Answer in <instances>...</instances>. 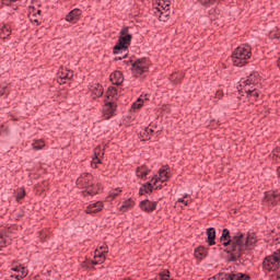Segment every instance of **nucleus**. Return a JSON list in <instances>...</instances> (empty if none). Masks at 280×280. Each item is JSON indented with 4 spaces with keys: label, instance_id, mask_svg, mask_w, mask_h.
Instances as JSON below:
<instances>
[{
    "label": "nucleus",
    "instance_id": "nucleus-15",
    "mask_svg": "<svg viewBox=\"0 0 280 280\" xmlns=\"http://www.w3.org/2000/svg\"><path fill=\"white\" fill-rule=\"evenodd\" d=\"M159 176L160 177H153L152 180H154L153 185H156L159 183V180H161L162 178V183L167 182V179L170 178V173H167V171L165 168H160L159 171Z\"/></svg>",
    "mask_w": 280,
    "mask_h": 280
},
{
    "label": "nucleus",
    "instance_id": "nucleus-47",
    "mask_svg": "<svg viewBox=\"0 0 280 280\" xmlns=\"http://www.w3.org/2000/svg\"><path fill=\"white\" fill-rule=\"evenodd\" d=\"M13 272H21V270H23V266H16L12 268Z\"/></svg>",
    "mask_w": 280,
    "mask_h": 280
},
{
    "label": "nucleus",
    "instance_id": "nucleus-43",
    "mask_svg": "<svg viewBox=\"0 0 280 280\" xmlns=\"http://www.w3.org/2000/svg\"><path fill=\"white\" fill-rule=\"evenodd\" d=\"M81 266H82L83 268H91V260H84V261H82V262H81Z\"/></svg>",
    "mask_w": 280,
    "mask_h": 280
},
{
    "label": "nucleus",
    "instance_id": "nucleus-62",
    "mask_svg": "<svg viewBox=\"0 0 280 280\" xmlns=\"http://www.w3.org/2000/svg\"><path fill=\"white\" fill-rule=\"evenodd\" d=\"M163 185L156 186L155 189H162Z\"/></svg>",
    "mask_w": 280,
    "mask_h": 280
},
{
    "label": "nucleus",
    "instance_id": "nucleus-64",
    "mask_svg": "<svg viewBox=\"0 0 280 280\" xmlns=\"http://www.w3.org/2000/svg\"><path fill=\"white\" fill-rule=\"evenodd\" d=\"M217 95H222V92L218 91V92H217Z\"/></svg>",
    "mask_w": 280,
    "mask_h": 280
},
{
    "label": "nucleus",
    "instance_id": "nucleus-18",
    "mask_svg": "<svg viewBox=\"0 0 280 280\" xmlns=\"http://www.w3.org/2000/svg\"><path fill=\"white\" fill-rule=\"evenodd\" d=\"M183 78H185L183 72H174L170 75L168 80L172 84H180V82H183Z\"/></svg>",
    "mask_w": 280,
    "mask_h": 280
},
{
    "label": "nucleus",
    "instance_id": "nucleus-59",
    "mask_svg": "<svg viewBox=\"0 0 280 280\" xmlns=\"http://www.w3.org/2000/svg\"><path fill=\"white\" fill-rule=\"evenodd\" d=\"M42 13H43V11L37 10V12L33 14V16H36L37 14H38V16H40Z\"/></svg>",
    "mask_w": 280,
    "mask_h": 280
},
{
    "label": "nucleus",
    "instance_id": "nucleus-45",
    "mask_svg": "<svg viewBox=\"0 0 280 280\" xmlns=\"http://www.w3.org/2000/svg\"><path fill=\"white\" fill-rule=\"evenodd\" d=\"M273 257H277V259H278V264H280V248L279 249H277L276 252H273Z\"/></svg>",
    "mask_w": 280,
    "mask_h": 280
},
{
    "label": "nucleus",
    "instance_id": "nucleus-56",
    "mask_svg": "<svg viewBox=\"0 0 280 280\" xmlns=\"http://www.w3.org/2000/svg\"><path fill=\"white\" fill-rule=\"evenodd\" d=\"M11 277H14V279H16V280L23 279V277L21 275H14V276H11Z\"/></svg>",
    "mask_w": 280,
    "mask_h": 280
},
{
    "label": "nucleus",
    "instance_id": "nucleus-35",
    "mask_svg": "<svg viewBox=\"0 0 280 280\" xmlns=\"http://www.w3.org/2000/svg\"><path fill=\"white\" fill-rule=\"evenodd\" d=\"M161 280H170V270L164 269L162 272L159 273Z\"/></svg>",
    "mask_w": 280,
    "mask_h": 280
},
{
    "label": "nucleus",
    "instance_id": "nucleus-52",
    "mask_svg": "<svg viewBox=\"0 0 280 280\" xmlns=\"http://www.w3.org/2000/svg\"><path fill=\"white\" fill-rule=\"evenodd\" d=\"M98 264H102V262L100 260H90V267L97 266Z\"/></svg>",
    "mask_w": 280,
    "mask_h": 280
},
{
    "label": "nucleus",
    "instance_id": "nucleus-22",
    "mask_svg": "<svg viewBox=\"0 0 280 280\" xmlns=\"http://www.w3.org/2000/svg\"><path fill=\"white\" fill-rule=\"evenodd\" d=\"M257 244V237L255 233H248L245 238V247L248 249L249 246H255Z\"/></svg>",
    "mask_w": 280,
    "mask_h": 280
},
{
    "label": "nucleus",
    "instance_id": "nucleus-9",
    "mask_svg": "<svg viewBox=\"0 0 280 280\" xmlns=\"http://www.w3.org/2000/svg\"><path fill=\"white\" fill-rule=\"evenodd\" d=\"M115 110H117V104L115 103V101L105 100L103 113L105 115H109L107 117V119H110V117H113V115H115Z\"/></svg>",
    "mask_w": 280,
    "mask_h": 280
},
{
    "label": "nucleus",
    "instance_id": "nucleus-25",
    "mask_svg": "<svg viewBox=\"0 0 280 280\" xmlns=\"http://www.w3.org/2000/svg\"><path fill=\"white\" fill-rule=\"evenodd\" d=\"M150 170H148V167H145V165H141L136 170L137 176L139 178H145V176H148V174H150Z\"/></svg>",
    "mask_w": 280,
    "mask_h": 280
},
{
    "label": "nucleus",
    "instance_id": "nucleus-41",
    "mask_svg": "<svg viewBox=\"0 0 280 280\" xmlns=\"http://www.w3.org/2000/svg\"><path fill=\"white\" fill-rule=\"evenodd\" d=\"M201 5H213L215 3V0H199Z\"/></svg>",
    "mask_w": 280,
    "mask_h": 280
},
{
    "label": "nucleus",
    "instance_id": "nucleus-29",
    "mask_svg": "<svg viewBox=\"0 0 280 280\" xmlns=\"http://www.w3.org/2000/svg\"><path fill=\"white\" fill-rule=\"evenodd\" d=\"M144 102H145L144 100H142L141 97H139V98L137 100V102L132 103L131 108H132L133 110H139V109L143 108V103H144Z\"/></svg>",
    "mask_w": 280,
    "mask_h": 280
},
{
    "label": "nucleus",
    "instance_id": "nucleus-13",
    "mask_svg": "<svg viewBox=\"0 0 280 280\" xmlns=\"http://www.w3.org/2000/svg\"><path fill=\"white\" fill-rule=\"evenodd\" d=\"M104 209V203L102 201L91 203L86 207L85 213H100Z\"/></svg>",
    "mask_w": 280,
    "mask_h": 280
},
{
    "label": "nucleus",
    "instance_id": "nucleus-57",
    "mask_svg": "<svg viewBox=\"0 0 280 280\" xmlns=\"http://www.w3.org/2000/svg\"><path fill=\"white\" fill-rule=\"evenodd\" d=\"M0 237H1V244H8V241L3 238V235H1Z\"/></svg>",
    "mask_w": 280,
    "mask_h": 280
},
{
    "label": "nucleus",
    "instance_id": "nucleus-3",
    "mask_svg": "<svg viewBox=\"0 0 280 280\" xmlns=\"http://www.w3.org/2000/svg\"><path fill=\"white\" fill-rule=\"evenodd\" d=\"M130 27L129 26H124L120 30V35L118 37V42L113 48V54L117 55L119 51H128V47L132 44V35L129 34Z\"/></svg>",
    "mask_w": 280,
    "mask_h": 280
},
{
    "label": "nucleus",
    "instance_id": "nucleus-54",
    "mask_svg": "<svg viewBox=\"0 0 280 280\" xmlns=\"http://www.w3.org/2000/svg\"><path fill=\"white\" fill-rule=\"evenodd\" d=\"M12 0H2V5H11Z\"/></svg>",
    "mask_w": 280,
    "mask_h": 280
},
{
    "label": "nucleus",
    "instance_id": "nucleus-1",
    "mask_svg": "<svg viewBox=\"0 0 280 280\" xmlns=\"http://www.w3.org/2000/svg\"><path fill=\"white\" fill-rule=\"evenodd\" d=\"M246 235L242 232H236L232 236V246L223 249L229 257L226 258L228 262L237 261L244 259V253H246Z\"/></svg>",
    "mask_w": 280,
    "mask_h": 280
},
{
    "label": "nucleus",
    "instance_id": "nucleus-7",
    "mask_svg": "<svg viewBox=\"0 0 280 280\" xmlns=\"http://www.w3.org/2000/svg\"><path fill=\"white\" fill-rule=\"evenodd\" d=\"M126 65H131V70L137 75H143V73H147L149 67L148 66H140V63H137L136 61L132 62V59H129L128 61H124Z\"/></svg>",
    "mask_w": 280,
    "mask_h": 280
},
{
    "label": "nucleus",
    "instance_id": "nucleus-17",
    "mask_svg": "<svg viewBox=\"0 0 280 280\" xmlns=\"http://www.w3.org/2000/svg\"><path fill=\"white\" fill-rule=\"evenodd\" d=\"M58 75L60 78V80H71V78H73V71L65 69V68H60L58 71Z\"/></svg>",
    "mask_w": 280,
    "mask_h": 280
},
{
    "label": "nucleus",
    "instance_id": "nucleus-12",
    "mask_svg": "<svg viewBox=\"0 0 280 280\" xmlns=\"http://www.w3.org/2000/svg\"><path fill=\"white\" fill-rule=\"evenodd\" d=\"M195 257L199 261H202V259H206V257H209V249H207L205 246H199L195 248Z\"/></svg>",
    "mask_w": 280,
    "mask_h": 280
},
{
    "label": "nucleus",
    "instance_id": "nucleus-39",
    "mask_svg": "<svg viewBox=\"0 0 280 280\" xmlns=\"http://www.w3.org/2000/svg\"><path fill=\"white\" fill-rule=\"evenodd\" d=\"M119 194H121V189L116 188L114 191L109 192V198H117V196H119Z\"/></svg>",
    "mask_w": 280,
    "mask_h": 280
},
{
    "label": "nucleus",
    "instance_id": "nucleus-2",
    "mask_svg": "<svg viewBox=\"0 0 280 280\" xmlns=\"http://www.w3.org/2000/svg\"><path fill=\"white\" fill-rule=\"evenodd\" d=\"M253 56V51H250V47L248 46H238L232 54V62L234 67H246L248 65V60Z\"/></svg>",
    "mask_w": 280,
    "mask_h": 280
},
{
    "label": "nucleus",
    "instance_id": "nucleus-16",
    "mask_svg": "<svg viewBox=\"0 0 280 280\" xmlns=\"http://www.w3.org/2000/svg\"><path fill=\"white\" fill-rule=\"evenodd\" d=\"M226 280H250V275L247 273H228Z\"/></svg>",
    "mask_w": 280,
    "mask_h": 280
},
{
    "label": "nucleus",
    "instance_id": "nucleus-20",
    "mask_svg": "<svg viewBox=\"0 0 280 280\" xmlns=\"http://www.w3.org/2000/svg\"><path fill=\"white\" fill-rule=\"evenodd\" d=\"M10 36H12V30L10 28V25H2V27H0V38L5 40V38H10Z\"/></svg>",
    "mask_w": 280,
    "mask_h": 280
},
{
    "label": "nucleus",
    "instance_id": "nucleus-6",
    "mask_svg": "<svg viewBox=\"0 0 280 280\" xmlns=\"http://www.w3.org/2000/svg\"><path fill=\"white\" fill-rule=\"evenodd\" d=\"M279 258L275 257L273 254L270 256H266L262 266L266 268V270H272L275 272V269L279 266Z\"/></svg>",
    "mask_w": 280,
    "mask_h": 280
},
{
    "label": "nucleus",
    "instance_id": "nucleus-27",
    "mask_svg": "<svg viewBox=\"0 0 280 280\" xmlns=\"http://www.w3.org/2000/svg\"><path fill=\"white\" fill-rule=\"evenodd\" d=\"M106 253H108V250H106V249H104V250H102V252H100V250L96 249L94 257H95V259L98 258V261H100L101 264H104V261H106Z\"/></svg>",
    "mask_w": 280,
    "mask_h": 280
},
{
    "label": "nucleus",
    "instance_id": "nucleus-30",
    "mask_svg": "<svg viewBox=\"0 0 280 280\" xmlns=\"http://www.w3.org/2000/svg\"><path fill=\"white\" fill-rule=\"evenodd\" d=\"M223 240H233V236H231V231L226 228L222 230V235L220 237V241Z\"/></svg>",
    "mask_w": 280,
    "mask_h": 280
},
{
    "label": "nucleus",
    "instance_id": "nucleus-42",
    "mask_svg": "<svg viewBox=\"0 0 280 280\" xmlns=\"http://www.w3.org/2000/svg\"><path fill=\"white\" fill-rule=\"evenodd\" d=\"M102 163V159H100V158H93V160H92V165L94 164L95 165V167H97V164H101Z\"/></svg>",
    "mask_w": 280,
    "mask_h": 280
},
{
    "label": "nucleus",
    "instance_id": "nucleus-40",
    "mask_svg": "<svg viewBox=\"0 0 280 280\" xmlns=\"http://www.w3.org/2000/svg\"><path fill=\"white\" fill-rule=\"evenodd\" d=\"M220 242H222V246H224V248H229L230 246H233L232 240H223Z\"/></svg>",
    "mask_w": 280,
    "mask_h": 280
},
{
    "label": "nucleus",
    "instance_id": "nucleus-28",
    "mask_svg": "<svg viewBox=\"0 0 280 280\" xmlns=\"http://www.w3.org/2000/svg\"><path fill=\"white\" fill-rule=\"evenodd\" d=\"M10 95V86L8 84L0 85V97H8Z\"/></svg>",
    "mask_w": 280,
    "mask_h": 280
},
{
    "label": "nucleus",
    "instance_id": "nucleus-46",
    "mask_svg": "<svg viewBox=\"0 0 280 280\" xmlns=\"http://www.w3.org/2000/svg\"><path fill=\"white\" fill-rule=\"evenodd\" d=\"M100 154H101V149L100 147L94 149V158H98L100 159Z\"/></svg>",
    "mask_w": 280,
    "mask_h": 280
},
{
    "label": "nucleus",
    "instance_id": "nucleus-19",
    "mask_svg": "<svg viewBox=\"0 0 280 280\" xmlns=\"http://www.w3.org/2000/svg\"><path fill=\"white\" fill-rule=\"evenodd\" d=\"M102 191V184L97 183L95 184V182H93V185L88 188V191L85 194H88V196H95L97 194H101Z\"/></svg>",
    "mask_w": 280,
    "mask_h": 280
},
{
    "label": "nucleus",
    "instance_id": "nucleus-10",
    "mask_svg": "<svg viewBox=\"0 0 280 280\" xmlns=\"http://www.w3.org/2000/svg\"><path fill=\"white\" fill-rule=\"evenodd\" d=\"M109 80L116 86H121L124 84V72L116 70L109 75Z\"/></svg>",
    "mask_w": 280,
    "mask_h": 280
},
{
    "label": "nucleus",
    "instance_id": "nucleus-51",
    "mask_svg": "<svg viewBox=\"0 0 280 280\" xmlns=\"http://www.w3.org/2000/svg\"><path fill=\"white\" fill-rule=\"evenodd\" d=\"M273 270H277L276 271L277 279H280V265L278 267L273 268Z\"/></svg>",
    "mask_w": 280,
    "mask_h": 280
},
{
    "label": "nucleus",
    "instance_id": "nucleus-48",
    "mask_svg": "<svg viewBox=\"0 0 280 280\" xmlns=\"http://www.w3.org/2000/svg\"><path fill=\"white\" fill-rule=\"evenodd\" d=\"M280 148H276L275 150H273V156H278V159H280Z\"/></svg>",
    "mask_w": 280,
    "mask_h": 280
},
{
    "label": "nucleus",
    "instance_id": "nucleus-44",
    "mask_svg": "<svg viewBox=\"0 0 280 280\" xmlns=\"http://www.w3.org/2000/svg\"><path fill=\"white\" fill-rule=\"evenodd\" d=\"M20 272H21L20 276L22 277V279H25V277H27V272H28V271H27V269H25V267H23V269H21Z\"/></svg>",
    "mask_w": 280,
    "mask_h": 280
},
{
    "label": "nucleus",
    "instance_id": "nucleus-50",
    "mask_svg": "<svg viewBox=\"0 0 280 280\" xmlns=\"http://www.w3.org/2000/svg\"><path fill=\"white\" fill-rule=\"evenodd\" d=\"M124 58H128V54H125L122 57H115L114 61L117 62L118 60H124Z\"/></svg>",
    "mask_w": 280,
    "mask_h": 280
},
{
    "label": "nucleus",
    "instance_id": "nucleus-11",
    "mask_svg": "<svg viewBox=\"0 0 280 280\" xmlns=\"http://www.w3.org/2000/svg\"><path fill=\"white\" fill-rule=\"evenodd\" d=\"M105 100H107L108 102H115L116 100H119L117 88L109 86L105 93Z\"/></svg>",
    "mask_w": 280,
    "mask_h": 280
},
{
    "label": "nucleus",
    "instance_id": "nucleus-8",
    "mask_svg": "<svg viewBox=\"0 0 280 280\" xmlns=\"http://www.w3.org/2000/svg\"><path fill=\"white\" fill-rule=\"evenodd\" d=\"M82 16V10L80 9H73L66 15V21L68 23H72L75 25L78 21H80V18Z\"/></svg>",
    "mask_w": 280,
    "mask_h": 280
},
{
    "label": "nucleus",
    "instance_id": "nucleus-4",
    "mask_svg": "<svg viewBox=\"0 0 280 280\" xmlns=\"http://www.w3.org/2000/svg\"><path fill=\"white\" fill-rule=\"evenodd\" d=\"M77 185L81 187V189H85V192L89 191L91 187H93V175L89 173H83L78 179Z\"/></svg>",
    "mask_w": 280,
    "mask_h": 280
},
{
    "label": "nucleus",
    "instance_id": "nucleus-61",
    "mask_svg": "<svg viewBox=\"0 0 280 280\" xmlns=\"http://www.w3.org/2000/svg\"><path fill=\"white\" fill-rule=\"evenodd\" d=\"M277 174H278V176L280 178V166L277 168Z\"/></svg>",
    "mask_w": 280,
    "mask_h": 280
},
{
    "label": "nucleus",
    "instance_id": "nucleus-34",
    "mask_svg": "<svg viewBox=\"0 0 280 280\" xmlns=\"http://www.w3.org/2000/svg\"><path fill=\"white\" fill-rule=\"evenodd\" d=\"M135 62L137 65H140L141 67H148L150 59L143 57V58L137 59Z\"/></svg>",
    "mask_w": 280,
    "mask_h": 280
},
{
    "label": "nucleus",
    "instance_id": "nucleus-21",
    "mask_svg": "<svg viewBox=\"0 0 280 280\" xmlns=\"http://www.w3.org/2000/svg\"><path fill=\"white\" fill-rule=\"evenodd\" d=\"M265 200L267 202H270V205H278L280 202V197H279V194L277 192H272V194H267L265 196Z\"/></svg>",
    "mask_w": 280,
    "mask_h": 280
},
{
    "label": "nucleus",
    "instance_id": "nucleus-24",
    "mask_svg": "<svg viewBox=\"0 0 280 280\" xmlns=\"http://www.w3.org/2000/svg\"><path fill=\"white\" fill-rule=\"evenodd\" d=\"M92 93L96 97H102V95H104V86L100 83H95L94 86H92Z\"/></svg>",
    "mask_w": 280,
    "mask_h": 280
},
{
    "label": "nucleus",
    "instance_id": "nucleus-5",
    "mask_svg": "<svg viewBox=\"0 0 280 280\" xmlns=\"http://www.w3.org/2000/svg\"><path fill=\"white\" fill-rule=\"evenodd\" d=\"M156 207H159V201H150V199H144L140 201L139 208L144 213H152L156 211Z\"/></svg>",
    "mask_w": 280,
    "mask_h": 280
},
{
    "label": "nucleus",
    "instance_id": "nucleus-49",
    "mask_svg": "<svg viewBox=\"0 0 280 280\" xmlns=\"http://www.w3.org/2000/svg\"><path fill=\"white\" fill-rule=\"evenodd\" d=\"M256 89L253 90H245V92L247 93V97H252L253 93H255Z\"/></svg>",
    "mask_w": 280,
    "mask_h": 280
},
{
    "label": "nucleus",
    "instance_id": "nucleus-53",
    "mask_svg": "<svg viewBox=\"0 0 280 280\" xmlns=\"http://www.w3.org/2000/svg\"><path fill=\"white\" fill-rule=\"evenodd\" d=\"M177 202H182L183 205H185L187 207V205H189V201H186L184 198H179L177 200Z\"/></svg>",
    "mask_w": 280,
    "mask_h": 280
},
{
    "label": "nucleus",
    "instance_id": "nucleus-32",
    "mask_svg": "<svg viewBox=\"0 0 280 280\" xmlns=\"http://www.w3.org/2000/svg\"><path fill=\"white\" fill-rule=\"evenodd\" d=\"M33 150H43L45 148V141L43 140H36L32 143Z\"/></svg>",
    "mask_w": 280,
    "mask_h": 280
},
{
    "label": "nucleus",
    "instance_id": "nucleus-36",
    "mask_svg": "<svg viewBox=\"0 0 280 280\" xmlns=\"http://www.w3.org/2000/svg\"><path fill=\"white\" fill-rule=\"evenodd\" d=\"M167 19H170V13L167 11L160 12L159 21H162L163 23L167 22Z\"/></svg>",
    "mask_w": 280,
    "mask_h": 280
},
{
    "label": "nucleus",
    "instance_id": "nucleus-55",
    "mask_svg": "<svg viewBox=\"0 0 280 280\" xmlns=\"http://www.w3.org/2000/svg\"><path fill=\"white\" fill-rule=\"evenodd\" d=\"M143 191H145V187H143V184H142L139 189V196H143Z\"/></svg>",
    "mask_w": 280,
    "mask_h": 280
},
{
    "label": "nucleus",
    "instance_id": "nucleus-23",
    "mask_svg": "<svg viewBox=\"0 0 280 280\" xmlns=\"http://www.w3.org/2000/svg\"><path fill=\"white\" fill-rule=\"evenodd\" d=\"M135 207V200L132 198H129L122 202V205L119 208V211H122V213H126L128 209H132Z\"/></svg>",
    "mask_w": 280,
    "mask_h": 280
},
{
    "label": "nucleus",
    "instance_id": "nucleus-38",
    "mask_svg": "<svg viewBox=\"0 0 280 280\" xmlns=\"http://www.w3.org/2000/svg\"><path fill=\"white\" fill-rule=\"evenodd\" d=\"M226 277H229V273L226 272H219L217 276L213 277L214 280H226Z\"/></svg>",
    "mask_w": 280,
    "mask_h": 280
},
{
    "label": "nucleus",
    "instance_id": "nucleus-33",
    "mask_svg": "<svg viewBox=\"0 0 280 280\" xmlns=\"http://www.w3.org/2000/svg\"><path fill=\"white\" fill-rule=\"evenodd\" d=\"M143 187L145 194H152V191H154V186L150 182L144 183Z\"/></svg>",
    "mask_w": 280,
    "mask_h": 280
},
{
    "label": "nucleus",
    "instance_id": "nucleus-14",
    "mask_svg": "<svg viewBox=\"0 0 280 280\" xmlns=\"http://www.w3.org/2000/svg\"><path fill=\"white\" fill-rule=\"evenodd\" d=\"M208 246H215V229L208 228L206 231Z\"/></svg>",
    "mask_w": 280,
    "mask_h": 280
},
{
    "label": "nucleus",
    "instance_id": "nucleus-26",
    "mask_svg": "<svg viewBox=\"0 0 280 280\" xmlns=\"http://www.w3.org/2000/svg\"><path fill=\"white\" fill-rule=\"evenodd\" d=\"M255 78H259V72H252L248 75V79L244 81L245 86H249V84H255V82H257Z\"/></svg>",
    "mask_w": 280,
    "mask_h": 280
},
{
    "label": "nucleus",
    "instance_id": "nucleus-37",
    "mask_svg": "<svg viewBox=\"0 0 280 280\" xmlns=\"http://www.w3.org/2000/svg\"><path fill=\"white\" fill-rule=\"evenodd\" d=\"M162 2L159 3V5H161L162 10L170 12V0H162Z\"/></svg>",
    "mask_w": 280,
    "mask_h": 280
},
{
    "label": "nucleus",
    "instance_id": "nucleus-58",
    "mask_svg": "<svg viewBox=\"0 0 280 280\" xmlns=\"http://www.w3.org/2000/svg\"><path fill=\"white\" fill-rule=\"evenodd\" d=\"M254 97H259V92L256 90L253 94Z\"/></svg>",
    "mask_w": 280,
    "mask_h": 280
},
{
    "label": "nucleus",
    "instance_id": "nucleus-63",
    "mask_svg": "<svg viewBox=\"0 0 280 280\" xmlns=\"http://www.w3.org/2000/svg\"><path fill=\"white\" fill-rule=\"evenodd\" d=\"M32 21H34V23H38V21H37V19H36V18H34V20H32Z\"/></svg>",
    "mask_w": 280,
    "mask_h": 280
},
{
    "label": "nucleus",
    "instance_id": "nucleus-60",
    "mask_svg": "<svg viewBox=\"0 0 280 280\" xmlns=\"http://www.w3.org/2000/svg\"><path fill=\"white\" fill-rule=\"evenodd\" d=\"M101 250H108V246H101Z\"/></svg>",
    "mask_w": 280,
    "mask_h": 280
},
{
    "label": "nucleus",
    "instance_id": "nucleus-31",
    "mask_svg": "<svg viewBox=\"0 0 280 280\" xmlns=\"http://www.w3.org/2000/svg\"><path fill=\"white\" fill-rule=\"evenodd\" d=\"M25 196H26L25 188H20L15 196L16 202H21V200H23V198H25Z\"/></svg>",
    "mask_w": 280,
    "mask_h": 280
}]
</instances>
